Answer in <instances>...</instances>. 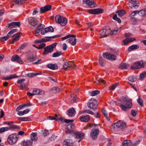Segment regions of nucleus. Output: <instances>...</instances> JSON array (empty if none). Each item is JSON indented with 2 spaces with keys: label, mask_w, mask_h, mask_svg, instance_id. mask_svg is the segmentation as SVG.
Here are the masks:
<instances>
[{
  "label": "nucleus",
  "mask_w": 146,
  "mask_h": 146,
  "mask_svg": "<svg viewBox=\"0 0 146 146\" xmlns=\"http://www.w3.org/2000/svg\"><path fill=\"white\" fill-rule=\"evenodd\" d=\"M51 6L49 5H47L44 7H42L40 9V13H44L45 12L50 10L51 9Z\"/></svg>",
  "instance_id": "6ab92c4d"
},
{
  "label": "nucleus",
  "mask_w": 146,
  "mask_h": 146,
  "mask_svg": "<svg viewBox=\"0 0 146 146\" xmlns=\"http://www.w3.org/2000/svg\"><path fill=\"white\" fill-rule=\"evenodd\" d=\"M103 56L104 58L108 59L111 60H116V56L114 55L110 54L108 52H105L103 54Z\"/></svg>",
  "instance_id": "f8f14e48"
},
{
  "label": "nucleus",
  "mask_w": 146,
  "mask_h": 146,
  "mask_svg": "<svg viewBox=\"0 0 146 146\" xmlns=\"http://www.w3.org/2000/svg\"><path fill=\"white\" fill-rule=\"evenodd\" d=\"M73 145L72 141L68 139L65 140L63 143V146H73Z\"/></svg>",
  "instance_id": "aec40b11"
},
{
  "label": "nucleus",
  "mask_w": 146,
  "mask_h": 146,
  "mask_svg": "<svg viewBox=\"0 0 146 146\" xmlns=\"http://www.w3.org/2000/svg\"><path fill=\"white\" fill-rule=\"evenodd\" d=\"M29 23L33 27H35L38 24V21L36 18L30 17L28 19Z\"/></svg>",
  "instance_id": "4468645a"
},
{
  "label": "nucleus",
  "mask_w": 146,
  "mask_h": 146,
  "mask_svg": "<svg viewBox=\"0 0 146 146\" xmlns=\"http://www.w3.org/2000/svg\"><path fill=\"white\" fill-rule=\"evenodd\" d=\"M21 33H18L13 35V37L15 36V37L13 39L15 41H17L19 39L20 36H21Z\"/></svg>",
  "instance_id": "7c9ffc66"
},
{
  "label": "nucleus",
  "mask_w": 146,
  "mask_h": 146,
  "mask_svg": "<svg viewBox=\"0 0 146 146\" xmlns=\"http://www.w3.org/2000/svg\"><path fill=\"white\" fill-rule=\"evenodd\" d=\"M48 68L52 70H56L58 69V66L56 64H49L47 65Z\"/></svg>",
  "instance_id": "a878e982"
},
{
  "label": "nucleus",
  "mask_w": 146,
  "mask_h": 146,
  "mask_svg": "<svg viewBox=\"0 0 146 146\" xmlns=\"http://www.w3.org/2000/svg\"><path fill=\"white\" fill-rule=\"evenodd\" d=\"M18 120L21 121H27L31 120L30 118L29 117H19Z\"/></svg>",
  "instance_id": "c9c22d12"
},
{
  "label": "nucleus",
  "mask_w": 146,
  "mask_h": 146,
  "mask_svg": "<svg viewBox=\"0 0 146 146\" xmlns=\"http://www.w3.org/2000/svg\"><path fill=\"white\" fill-rule=\"evenodd\" d=\"M71 37H76V36L74 35H68L62 37L61 38V40H64L67 39Z\"/></svg>",
  "instance_id": "5fc2aeb1"
},
{
  "label": "nucleus",
  "mask_w": 146,
  "mask_h": 146,
  "mask_svg": "<svg viewBox=\"0 0 146 146\" xmlns=\"http://www.w3.org/2000/svg\"><path fill=\"white\" fill-rule=\"evenodd\" d=\"M100 93V91L98 90L93 91L90 93V95L92 96H95Z\"/></svg>",
  "instance_id": "49530a36"
},
{
  "label": "nucleus",
  "mask_w": 146,
  "mask_h": 146,
  "mask_svg": "<svg viewBox=\"0 0 146 146\" xmlns=\"http://www.w3.org/2000/svg\"><path fill=\"white\" fill-rule=\"evenodd\" d=\"M26 0H13V2L16 4L19 5L24 3Z\"/></svg>",
  "instance_id": "2f4dec72"
},
{
  "label": "nucleus",
  "mask_w": 146,
  "mask_h": 146,
  "mask_svg": "<svg viewBox=\"0 0 146 146\" xmlns=\"http://www.w3.org/2000/svg\"><path fill=\"white\" fill-rule=\"evenodd\" d=\"M19 137V135L13 134L9 136L7 138V142L10 145H13L17 141Z\"/></svg>",
  "instance_id": "7ed1b4c3"
},
{
  "label": "nucleus",
  "mask_w": 146,
  "mask_h": 146,
  "mask_svg": "<svg viewBox=\"0 0 146 146\" xmlns=\"http://www.w3.org/2000/svg\"><path fill=\"white\" fill-rule=\"evenodd\" d=\"M58 115H57L56 114H55V115L54 117L52 116H49L48 117V118L50 120H55L56 121H58Z\"/></svg>",
  "instance_id": "ea45409f"
},
{
  "label": "nucleus",
  "mask_w": 146,
  "mask_h": 146,
  "mask_svg": "<svg viewBox=\"0 0 146 146\" xmlns=\"http://www.w3.org/2000/svg\"><path fill=\"white\" fill-rule=\"evenodd\" d=\"M102 111L103 114L104 115L106 119L108 121H109L110 120V119L109 117L108 116V115L106 111L104 108L102 109Z\"/></svg>",
  "instance_id": "58836bf2"
},
{
  "label": "nucleus",
  "mask_w": 146,
  "mask_h": 146,
  "mask_svg": "<svg viewBox=\"0 0 146 146\" xmlns=\"http://www.w3.org/2000/svg\"><path fill=\"white\" fill-rule=\"evenodd\" d=\"M99 133V129H93L90 133V136L93 140H95L97 138V136Z\"/></svg>",
  "instance_id": "9d476101"
},
{
  "label": "nucleus",
  "mask_w": 146,
  "mask_h": 146,
  "mask_svg": "<svg viewBox=\"0 0 146 146\" xmlns=\"http://www.w3.org/2000/svg\"><path fill=\"white\" fill-rule=\"evenodd\" d=\"M24 107L23 104L19 105L17 108L16 111H19L20 110L23 109Z\"/></svg>",
  "instance_id": "69168bd1"
},
{
  "label": "nucleus",
  "mask_w": 146,
  "mask_h": 146,
  "mask_svg": "<svg viewBox=\"0 0 146 146\" xmlns=\"http://www.w3.org/2000/svg\"><path fill=\"white\" fill-rule=\"evenodd\" d=\"M14 23V25L15 26V27L16 26H17L18 27H19L21 24H20V22H13Z\"/></svg>",
  "instance_id": "338daca9"
},
{
  "label": "nucleus",
  "mask_w": 146,
  "mask_h": 146,
  "mask_svg": "<svg viewBox=\"0 0 146 146\" xmlns=\"http://www.w3.org/2000/svg\"><path fill=\"white\" fill-rule=\"evenodd\" d=\"M119 84V83L117 82L116 83L114 84H113L112 86L111 87H110L109 89L111 90V89L113 90L115 89L116 88V87L117 86V85Z\"/></svg>",
  "instance_id": "4d7b16f0"
},
{
  "label": "nucleus",
  "mask_w": 146,
  "mask_h": 146,
  "mask_svg": "<svg viewBox=\"0 0 146 146\" xmlns=\"http://www.w3.org/2000/svg\"><path fill=\"white\" fill-rule=\"evenodd\" d=\"M110 33L109 30H107L106 29H103L101 30L100 31V34L101 36L100 38H101L103 37H106L108 36Z\"/></svg>",
  "instance_id": "2eb2a0df"
},
{
  "label": "nucleus",
  "mask_w": 146,
  "mask_h": 146,
  "mask_svg": "<svg viewBox=\"0 0 146 146\" xmlns=\"http://www.w3.org/2000/svg\"><path fill=\"white\" fill-rule=\"evenodd\" d=\"M135 40V38H127L125 40L123 41L122 42L124 45H126L129 43Z\"/></svg>",
  "instance_id": "412c9836"
},
{
  "label": "nucleus",
  "mask_w": 146,
  "mask_h": 146,
  "mask_svg": "<svg viewBox=\"0 0 146 146\" xmlns=\"http://www.w3.org/2000/svg\"><path fill=\"white\" fill-rule=\"evenodd\" d=\"M116 13L118 14L119 17H121L126 13V11L124 10H119Z\"/></svg>",
  "instance_id": "72a5a7b5"
},
{
  "label": "nucleus",
  "mask_w": 146,
  "mask_h": 146,
  "mask_svg": "<svg viewBox=\"0 0 146 146\" xmlns=\"http://www.w3.org/2000/svg\"><path fill=\"white\" fill-rule=\"evenodd\" d=\"M83 3L84 7L87 8H94L96 4L93 0H83Z\"/></svg>",
  "instance_id": "39448f33"
},
{
  "label": "nucleus",
  "mask_w": 146,
  "mask_h": 146,
  "mask_svg": "<svg viewBox=\"0 0 146 146\" xmlns=\"http://www.w3.org/2000/svg\"><path fill=\"white\" fill-rule=\"evenodd\" d=\"M112 19L116 21H117L118 23H120L121 22V20L120 18H119L117 17V15L116 14H114L113 17H112Z\"/></svg>",
  "instance_id": "79ce46f5"
},
{
  "label": "nucleus",
  "mask_w": 146,
  "mask_h": 146,
  "mask_svg": "<svg viewBox=\"0 0 146 146\" xmlns=\"http://www.w3.org/2000/svg\"><path fill=\"white\" fill-rule=\"evenodd\" d=\"M9 130V128L8 127H3L0 128V134L3 133L5 131H8Z\"/></svg>",
  "instance_id": "3c124183"
},
{
  "label": "nucleus",
  "mask_w": 146,
  "mask_h": 146,
  "mask_svg": "<svg viewBox=\"0 0 146 146\" xmlns=\"http://www.w3.org/2000/svg\"><path fill=\"white\" fill-rule=\"evenodd\" d=\"M33 95L39 94L41 95L44 94V92L42 90L39 89H34L33 90Z\"/></svg>",
  "instance_id": "bb28decb"
},
{
  "label": "nucleus",
  "mask_w": 146,
  "mask_h": 146,
  "mask_svg": "<svg viewBox=\"0 0 146 146\" xmlns=\"http://www.w3.org/2000/svg\"><path fill=\"white\" fill-rule=\"evenodd\" d=\"M122 146H132V142L130 140H125L123 142Z\"/></svg>",
  "instance_id": "5701e85b"
},
{
  "label": "nucleus",
  "mask_w": 146,
  "mask_h": 146,
  "mask_svg": "<svg viewBox=\"0 0 146 146\" xmlns=\"http://www.w3.org/2000/svg\"><path fill=\"white\" fill-rule=\"evenodd\" d=\"M99 62L100 64L102 66H105L106 61L102 57H100L99 59Z\"/></svg>",
  "instance_id": "473e14b6"
},
{
  "label": "nucleus",
  "mask_w": 146,
  "mask_h": 146,
  "mask_svg": "<svg viewBox=\"0 0 146 146\" xmlns=\"http://www.w3.org/2000/svg\"><path fill=\"white\" fill-rule=\"evenodd\" d=\"M32 141L30 140L25 141L22 142V145L23 146H30L32 144Z\"/></svg>",
  "instance_id": "c756f323"
},
{
  "label": "nucleus",
  "mask_w": 146,
  "mask_h": 146,
  "mask_svg": "<svg viewBox=\"0 0 146 146\" xmlns=\"http://www.w3.org/2000/svg\"><path fill=\"white\" fill-rule=\"evenodd\" d=\"M139 46L138 45L135 44L129 46L128 48V50L130 51L134 49H138L139 48Z\"/></svg>",
  "instance_id": "f704fd0d"
},
{
  "label": "nucleus",
  "mask_w": 146,
  "mask_h": 146,
  "mask_svg": "<svg viewBox=\"0 0 146 146\" xmlns=\"http://www.w3.org/2000/svg\"><path fill=\"white\" fill-rule=\"evenodd\" d=\"M144 66L143 63L142 61H139L135 62L133 66H131L130 69L134 70L135 69H139Z\"/></svg>",
  "instance_id": "6e6552de"
},
{
  "label": "nucleus",
  "mask_w": 146,
  "mask_h": 146,
  "mask_svg": "<svg viewBox=\"0 0 146 146\" xmlns=\"http://www.w3.org/2000/svg\"><path fill=\"white\" fill-rule=\"evenodd\" d=\"M54 29L52 27L50 26L46 28L43 30H41V33L42 35H44L45 33L49 32H53L54 31Z\"/></svg>",
  "instance_id": "f3484780"
},
{
  "label": "nucleus",
  "mask_w": 146,
  "mask_h": 146,
  "mask_svg": "<svg viewBox=\"0 0 146 146\" xmlns=\"http://www.w3.org/2000/svg\"><path fill=\"white\" fill-rule=\"evenodd\" d=\"M56 22L58 24H60L62 26H65L67 23V19L65 17L58 15L55 17Z\"/></svg>",
  "instance_id": "f03ea898"
},
{
  "label": "nucleus",
  "mask_w": 146,
  "mask_h": 146,
  "mask_svg": "<svg viewBox=\"0 0 146 146\" xmlns=\"http://www.w3.org/2000/svg\"><path fill=\"white\" fill-rule=\"evenodd\" d=\"M139 15L141 16H145L146 14V11L145 10L142 9L139 11Z\"/></svg>",
  "instance_id": "09e8293b"
},
{
  "label": "nucleus",
  "mask_w": 146,
  "mask_h": 146,
  "mask_svg": "<svg viewBox=\"0 0 146 146\" xmlns=\"http://www.w3.org/2000/svg\"><path fill=\"white\" fill-rule=\"evenodd\" d=\"M127 64L125 63H122L120 64L119 68L121 69H125L127 68Z\"/></svg>",
  "instance_id": "a18cd8bd"
},
{
  "label": "nucleus",
  "mask_w": 146,
  "mask_h": 146,
  "mask_svg": "<svg viewBox=\"0 0 146 146\" xmlns=\"http://www.w3.org/2000/svg\"><path fill=\"white\" fill-rule=\"evenodd\" d=\"M38 74H39L38 73H31L27 74V76L29 77H32Z\"/></svg>",
  "instance_id": "13d9d810"
},
{
  "label": "nucleus",
  "mask_w": 146,
  "mask_h": 146,
  "mask_svg": "<svg viewBox=\"0 0 146 146\" xmlns=\"http://www.w3.org/2000/svg\"><path fill=\"white\" fill-rule=\"evenodd\" d=\"M126 127V124L122 121L119 120L115 123L114 124V127H117L121 129H125Z\"/></svg>",
  "instance_id": "0eeeda50"
},
{
  "label": "nucleus",
  "mask_w": 146,
  "mask_h": 146,
  "mask_svg": "<svg viewBox=\"0 0 146 146\" xmlns=\"http://www.w3.org/2000/svg\"><path fill=\"white\" fill-rule=\"evenodd\" d=\"M74 133L75 137L76 138H81L84 137V134L83 133H80L78 132H75L74 131Z\"/></svg>",
  "instance_id": "b1692460"
},
{
  "label": "nucleus",
  "mask_w": 146,
  "mask_h": 146,
  "mask_svg": "<svg viewBox=\"0 0 146 146\" xmlns=\"http://www.w3.org/2000/svg\"><path fill=\"white\" fill-rule=\"evenodd\" d=\"M137 112L134 110H132L131 111V114L133 116H135L137 114Z\"/></svg>",
  "instance_id": "774afa93"
},
{
  "label": "nucleus",
  "mask_w": 146,
  "mask_h": 146,
  "mask_svg": "<svg viewBox=\"0 0 146 146\" xmlns=\"http://www.w3.org/2000/svg\"><path fill=\"white\" fill-rule=\"evenodd\" d=\"M75 66L72 61H69L68 62H66L64 63L63 68L64 70H66L68 67H71L72 68H74Z\"/></svg>",
  "instance_id": "9b49d317"
},
{
  "label": "nucleus",
  "mask_w": 146,
  "mask_h": 146,
  "mask_svg": "<svg viewBox=\"0 0 146 146\" xmlns=\"http://www.w3.org/2000/svg\"><path fill=\"white\" fill-rule=\"evenodd\" d=\"M132 106V102L128 99H125L123 100L122 102L120 104L121 109L125 111L127 108H131Z\"/></svg>",
  "instance_id": "f257e3e1"
},
{
  "label": "nucleus",
  "mask_w": 146,
  "mask_h": 146,
  "mask_svg": "<svg viewBox=\"0 0 146 146\" xmlns=\"http://www.w3.org/2000/svg\"><path fill=\"white\" fill-rule=\"evenodd\" d=\"M136 78L135 76H130L128 78V80L129 81L133 82L136 80Z\"/></svg>",
  "instance_id": "6e6d98bb"
},
{
  "label": "nucleus",
  "mask_w": 146,
  "mask_h": 146,
  "mask_svg": "<svg viewBox=\"0 0 146 146\" xmlns=\"http://www.w3.org/2000/svg\"><path fill=\"white\" fill-rule=\"evenodd\" d=\"M88 106L90 109L92 110L96 109L98 106L97 100L94 99H91L88 103Z\"/></svg>",
  "instance_id": "423d86ee"
},
{
  "label": "nucleus",
  "mask_w": 146,
  "mask_h": 146,
  "mask_svg": "<svg viewBox=\"0 0 146 146\" xmlns=\"http://www.w3.org/2000/svg\"><path fill=\"white\" fill-rule=\"evenodd\" d=\"M120 31L119 29H115L114 30H112L110 33V35H116L117 33H119Z\"/></svg>",
  "instance_id": "e433bc0d"
},
{
  "label": "nucleus",
  "mask_w": 146,
  "mask_h": 146,
  "mask_svg": "<svg viewBox=\"0 0 146 146\" xmlns=\"http://www.w3.org/2000/svg\"><path fill=\"white\" fill-rule=\"evenodd\" d=\"M76 113V111L74 108L70 109L68 111L67 115L70 117L74 116Z\"/></svg>",
  "instance_id": "393cba45"
},
{
  "label": "nucleus",
  "mask_w": 146,
  "mask_h": 146,
  "mask_svg": "<svg viewBox=\"0 0 146 146\" xmlns=\"http://www.w3.org/2000/svg\"><path fill=\"white\" fill-rule=\"evenodd\" d=\"M96 80L98 81V83H97V84H105L106 82L102 78H100L99 80H98L96 79Z\"/></svg>",
  "instance_id": "de8ad7c7"
},
{
  "label": "nucleus",
  "mask_w": 146,
  "mask_h": 146,
  "mask_svg": "<svg viewBox=\"0 0 146 146\" xmlns=\"http://www.w3.org/2000/svg\"><path fill=\"white\" fill-rule=\"evenodd\" d=\"M75 128L74 125L72 123H71L68 124L65 128V131L66 134H70L73 131L72 129H74Z\"/></svg>",
  "instance_id": "1a4fd4ad"
},
{
  "label": "nucleus",
  "mask_w": 146,
  "mask_h": 146,
  "mask_svg": "<svg viewBox=\"0 0 146 146\" xmlns=\"http://www.w3.org/2000/svg\"><path fill=\"white\" fill-rule=\"evenodd\" d=\"M62 54L61 52H54L52 54V56L53 57H59Z\"/></svg>",
  "instance_id": "37998d69"
},
{
  "label": "nucleus",
  "mask_w": 146,
  "mask_h": 146,
  "mask_svg": "<svg viewBox=\"0 0 146 146\" xmlns=\"http://www.w3.org/2000/svg\"><path fill=\"white\" fill-rule=\"evenodd\" d=\"M27 59L30 61L33 62L36 60V58L34 56H31L28 57Z\"/></svg>",
  "instance_id": "680f3d73"
},
{
  "label": "nucleus",
  "mask_w": 146,
  "mask_h": 146,
  "mask_svg": "<svg viewBox=\"0 0 146 146\" xmlns=\"http://www.w3.org/2000/svg\"><path fill=\"white\" fill-rule=\"evenodd\" d=\"M129 5L131 7L132 6L136 8L139 6V2L138 0H130L129 1Z\"/></svg>",
  "instance_id": "dca6fc26"
},
{
  "label": "nucleus",
  "mask_w": 146,
  "mask_h": 146,
  "mask_svg": "<svg viewBox=\"0 0 146 146\" xmlns=\"http://www.w3.org/2000/svg\"><path fill=\"white\" fill-rule=\"evenodd\" d=\"M7 28L12 29L15 27V26L13 22L9 23L8 24V26L6 27Z\"/></svg>",
  "instance_id": "bf43d9fd"
},
{
  "label": "nucleus",
  "mask_w": 146,
  "mask_h": 146,
  "mask_svg": "<svg viewBox=\"0 0 146 146\" xmlns=\"http://www.w3.org/2000/svg\"><path fill=\"white\" fill-rule=\"evenodd\" d=\"M82 113H88L91 115H93L94 114V113L89 110H85L83 111Z\"/></svg>",
  "instance_id": "864d4df0"
},
{
  "label": "nucleus",
  "mask_w": 146,
  "mask_h": 146,
  "mask_svg": "<svg viewBox=\"0 0 146 146\" xmlns=\"http://www.w3.org/2000/svg\"><path fill=\"white\" fill-rule=\"evenodd\" d=\"M57 44L56 43H55L51 45L47 46L44 48V52L42 54L43 55H46L52 52L53 51V49L55 48Z\"/></svg>",
  "instance_id": "20e7f679"
},
{
  "label": "nucleus",
  "mask_w": 146,
  "mask_h": 146,
  "mask_svg": "<svg viewBox=\"0 0 146 146\" xmlns=\"http://www.w3.org/2000/svg\"><path fill=\"white\" fill-rule=\"evenodd\" d=\"M47 40L44 38L41 39L39 40H36L35 41V44L40 43L41 42H46Z\"/></svg>",
  "instance_id": "a19ab883"
},
{
  "label": "nucleus",
  "mask_w": 146,
  "mask_h": 146,
  "mask_svg": "<svg viewBox=\"0 0 146 146\" xmlns=\"http://www.w3.org/2000/svg\"><path fill=\"white\" fill-rule=\"evenodd\" d=\"M146 76V72H144L141 74L140 75V79H143Z\"/></svg>",
  "instance_id": "052dcab7"
},
{
  "label": "nucleus",
  "mask_w": 146,
  "mask_h": 146,
  "mask_svg": "<svg viewBox=\"0 0 146 146\" xmlns=\"http://www.w3.org/2000/svg\"><path fill=\"white\" fill-rule=\"evenodd\" d=\"M46 44L44 43H42L40 44L38 48H37L38 49H41L43 48L46 46Z\"/></svg>",
  "instance_id": "e2e57ef3"
},
{
  "label": "nucleus",
  "mask_w": 146,
  "mask_h": 146,
  "mask_svg": "<svg viewBox=\"0 0 146 146\" xmlns=\"http://www.w3.org/2000/svg\"><path fill=\"white\" fill-rule=\"evenodd\" d=\"M70 102L73 103L76 101V95L74 94H72L70 97Z\"/></svg>",
  "instance_id": "4c0bfd02"
},
{
  "label": "nucleus",
  "mask_w": 146,
  "mask_h": 146,
  "mask_svg": "<svg viewBox=\"0 0 146 146\" xmlns=\"http://www.w3.org/2000/svg\"><path fill=\"white\" fill-rule=\"evenodd\" d=\"M66 40V42L68 43H70L72 45H74L76 44V39L74 37H72Z\"/></svg>",
  "instance_id": "4be33fe9"
},
{
  "label": "nucleus",
  "mask_w": 146,
  "mask_h": 146,
  "mask_svg": "<svg viewBox=\"0 0 146 146\" xmlns=\"http://www.w3.org/2000/svg\"><path fill=\"white\" fill-rule=\"evenodd\" d=\"M8 128H9V130L11 129H15L19 128V127L18 126L13 125H11L10 126L8 127Z\"/></svg>",
  "instance_id": "0e129e2a"
},
{
  "label": "nucleus",
  "mask_w": 146,
  "mask_h": 146,
  "mask_svg": "<svg viewBox=\"0 0 146 146\" xmlns=\"http://www.w3.org/2000/svg\"><path fill=\"white\" fill-rule=\"evenodd\" d=\"M18 76H17L15 74L12 75L10 76L9 77L5 78L4 79L5 80H9L13 78H16L18 77Z\"/></svg>",
  "instance_id": "603ef678"
},
{
  "label": "nucleus",
  "mask_w": 146,
  "mask_h": 146,
  "mask_svg": "<svg viewBox=\"0 0 146 146\" xmlns=\"http://www.w3.org/2000/svg\"><path fill=\"white\" fill-rule=\"evenodd\" d=\"M11 60L13 61H16L21 64L23 63V62L21 60L20 57L17 55L13 56L11 58Z\"/></svg>",
  "instance_id": "a211bd4d"
},
{
  "label": "nucleus",
  "mask_w": 146,
  "mask_h": 146,
  "mask_svg": "<svg viewBox=\"0 0 146 146\" xmlns=\"http://www.w3.org/2000/svg\"><path fill=\"white\" fill-rule=\"evenodd\" d=\"M103 11L104 10L103 9H90L88 10V13L91 14H98L102 13Z\"/></svg>",
  "instance_id": "ddd939ff"
},
{
  "label": "nucleus",
  "mask_w": 146,
  "mask_h": 146,
  "mask_svg": "<svg viewBox=\"0 0 146 146\" xmlns=\"http://www.w3.org/2000/svg\"><path fill=\"white\" fill-rule=\"evenodd\" d=\"M80 119L81 121L87 122L90 119V117L89 115L86 116H81L80 117Z\"/></svg>",
  "instance_id": "c85d7f7f"
},
{
  "label": "nucleus",
  "mask_w": 146,
  "mask_h": 146,
  "mask_svg": "<svg viewBox=\"0 0 146 146\" xmlns=\"http://www.w3.org/2000/svg\"><path fill=\"white\" fill-rule=\"evenodd\" d=\"M139 13V11H135L132 13L130 15V17L132 19H133L134 18V16H135L136 14H138Z\"/></svg>",
  "instance_id": "8fccbe9b"
},
{
  "label": "nucleus",
  "mask_w": 146,
  "mask_h": 146,
  "mask_svg": "<svg viewBox=\"0 0 146 146\" xmlns=\"http://www.w3.org/2000/svg\"><path fill=\"white\" fill-rule=\"evenodd\" d=\"M37 135V133L36 132L33 133L31 134V139L30 140L32 141H32H35L37 140V137L36 136Z\"/></svg>",
  "instance_id": "cd10ccee"
},
{
  "label": "nucleus",
  "mask_w": 146,
  "mask_h": 146,
  "mask_svg": "<svg viewBox=\"0 0 146 146\" xmlns=\"http://www.w3.org/2000/svg\"><path fill=\"white\" fill-rule=\"evenodd\" d=\"M138 103L141 106H143V100L141 99L140 98V96H139V98L137 100Z\"/></svg>",
  "instance_id": "c03bdc74"
}]
</instances>
